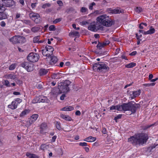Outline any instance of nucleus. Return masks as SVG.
I'll use <instances>...</instances> for the list:
<instances>
[{
    "instance_id": "obj_1",
    "label": "nucleus",
    "mask_w": 158,
    "mask_h": 158,
    "mask_svg": "<svg viewBox=\"0 0 158 158\" xmlns=\"http://www.w3.org/2000/svg\"><path fill=\"white\" fill-rule=\"evenodd\" d=\"M148 139L146 134L139 133L132 136L128 139V141L133 145H142L146 143Z\"/></svg>"
},
{
    "instance_id": "obj_2",
    "label": "nucleus",
    "mask_w": 158,
    "mask_h": 158,
    "mask_svg": "<svg viewBox=\"0 0 158 158\" xmlns=\"http://www.w3.org/2000/svg\"><path fill=\"white\" fill-rule=\"evenodd\" d=\"M97 21L98 22H100L103 25L106 27H110L112 25L114 24V20H111L109 18V16H107L106 15H103L98 17L97 18Z\"/></svg>"
},
{
    "instance_id": "obj_3",
    "label": "nucleus",
    "mask_w": 158,
    "mask_h": 158,
    "mask_svg": "<svg viewBox=\"0 0 158 158\" xmlns=\"http://www.w3.org/2000/svg\"><path fill=\"white\" fill-rule=\"evenodd\" d=\"M94 70H97L98 72H106L109 70V68L104 62H99L94 64Z\"/></svg>"
},
{
    "instance_id": "obj_4",
    "label": "nucleus",
    "mask_w": 158,
    "mask_h": 158,
    "mask_svg": "<svg viewBox=\"0 0 158 158\" xmlns=\"http://www.w3.org/2000/svg\"><path fill=\"white\" fill-rule=\"evenodd\" d=\"M71 82L69 80H66L61 83V85L58 87L60 93H67L69 91V86Z\"/></svg>"
},
{
    "instance_id": "obj_5",
    "label": "nucleus",
    "mask_w": 158,
    "mask_h": 158,
    "mask_svg": "<svg viewBox=\"0 0 158 158\" xmlns=\"http://www.w3.org/2000/svg\"><path fill=\"white\" fill-rule=\"evenodd\" d=\"M40 56L37 53L32 52L30 53L27 57V60L31 62H35L39 60Z\"/></svg>"
},
{
    "instance_id": "obj_6",
    "label": "nucleus",
    "mask_w": 158,
    "mask_h": 158,
    "mask_svg": "<svg viewBox=\"0 0 158 158\" xmlns=\"http://www.w3.org/2000/svg\"><path fill=\"white\" fill-rule=\"evenodd\" d=\"M30 18L36 23H39L40 22V15L37 14L31 13L29 14Z\"/></svg>"
},
{
    "instance_id": "obj_7",
    "label": "nucleus",
    "mask_w": 158,
    "mask_h": 158,
    "mask_svg": "<svg viewBox=\"0 0 158 158\" xmlns=\"http://www.w3.org/2000/svg\"><path fill=\"white\" fill-rule=\"evenodd\" d=\"M32 64L27 61H24L21 64V66L24 68L28 72H31L33 70V68L31 66Z\"/></svg>"
},
{
    "instance_id": "obj_8",
    "label": "nucleus",
    "mask_w": 158,
    "mask_h": 158,
    "mask_svg": "<svg viewBox=\"0 0 158 158\" xmlns=\"http://www.w3.org/2000/svg\"><path fill=\"white\" fill-rule=\"evenodd\" d=\"M140 107V106L139 104H133L130 102L129 110L131 111V114H134L136 112L137 109L139 108Z\"/></svg>"
},
{
    "instance_id": "obj_9",
    "label": "nucleus",
    "mask_w": 158,
    "mask_h": 158,
    "mask_svg": "<svg viewBox=\"0 0 158 158\" xmlns=\"http://www.w3.org/2000/svg\"><path fill=\"white\" fill-rule=\"evenodd\" d=\"M2 4L3 6L10 7L11 6L15 4L13 0H2Z\"/></svg>"
},
{
    "instance_id": "obj_10",
    "label": "nucleus",
    "mask_w": 158,
    "mask_h": 158,
    "mask_svg": "<svg viewBox=\"0 0 158 158\" xmlns=\"http://www.w3.org/2000/svg\"><path fill=\"white\" fill-rule=\"evenodd\" d=\"M106 11L108 13L115 14H118L123 12V10H121L120 8H117L114 9L111 8H109L107 9Z\"/></svg>"
},
{
    "instance_id": "obj_11",
    "label": "nucleus",
    "mask_w": 158,
    "mask_h": 158,
    "mask_svg": "<svg viewBox=\"0 0 158 158\" xmlns=\"http://www.w3.org/2000/svg\"><path fill=\"white\" fill-rule=\"evenodd\" d=\"M110 43V42L108 40H105L102 43L98 42V43L97 46V48L99 49H101L102 48L108 45Z\"/></svg>"
},
{
    "instance_id": "obj_12",
    "label": "nucleus",
    "mask_w": 158,
    "mask_h": 158,
    "mask_svg": "<svg viewBox=\"0 0 158 158\" xmlns=\"http://www.w3.org/2000/svg\"><path fill=\"white\" fill-rule=\"evenodd\" d=\"M130 102L127 103H123L121 105H120V111L123 110L126 111L129 110V109Z\"/></svg>"
},
{
    "instance_id": "obj_13",
    "label": "nucleus",
    "mask_w": 158,
    "mask_h": 158,
    "mask_svg": "<svg viewBox=\"0 0 158 158\" xmlns=\"http://www.w3.org/2000/svg\"><path fill=\"white\" fill-rule=\"evenodd\" d=\"M141 93V90L131 92L130 93V96H131V99L134 98L137 96H139Z\"/></svg>"
},
{
    "instance_id": "obj_14",
    "label": "nucleus",
    "mask_w": 158,
    "mask_h": 158,
    "mask_svg": "<svg viewBox=\"0 0 158 158\" xmlns=\"http://www.w3.org/2000/svg\"><path fill=\"white\" fill-rule=\"evenodd\" d=\"M19 35H15L9 39V41L13 44H18Z\"/></svg>"
},
{
    "instance_id": "obj_15",
    "label": "nucleus",
    "mask_w": 158,
    "mask_h": 158,
    "mask_svg": "<svg viewBox=\"0 0 158 158\" xmlns=\"http://www.w3.org/2000/svg\"><path fill=\"white\" fill-rule=\"evenodd\" d=\"M93 23L97 31L99 29L101 30L103 29V27L102 26L103 25L100 22H98V21H97L96 22H94Z\"/></svg>"
},
{
    "instance_id": "obj_16",
    "label": "nucleus",
    "mask_w": 158,
    "mask_h": 158,
    "mask_svg": "<svg viewBox=\"0 0 158 158\" xmlns=\"http://www.w3.org/2000/svg\"><path fill=\"white\" fill-rule=\"evenodd\" d=\"M88 29L89 30L94 32H96L97 31L94 23H91L88 27Z\"/></svg>"
},
{
    "instance_id": "obj_17",
    "label": "nucleus",
    "mask_w": 158,
    "mask_h": 158,
    "mask_svg": "<svg viewBox=\"0 0 158 158\" xmlns=\"http://www.w3.org/2000/svg\"><path fill=\"white\" fill-rule=\"evenodd\" d=\"M51 59L50 63L51 65H54L56 64L58 61V59L56 56H52V57H51Z\"/></svg>"
},
{
    "instance_id": "obj_18",
    "label": "nucleus",
    "mask_w": 158,
    "mask_h": 158,
    "mask_svg": "<svg viewBox=\"0 0 158 158\" xmlns=\"http://www.w3.org/2000/svg\"><path fill=\"white\" fill-rule=\"evenodd\" d=\"M48 72V69H41L39 71V74L40 76H44Z\"/></svg>"
},
{
    "instance_id": "obj_19",
    "label": "nucleus",
    "mask_w": 158,
    "mask_h": 158,
    "mask_svg": "<svg viewBox=\"0 0 158 158\" xmlns=\"http://www.w3.org/2000/svg\"><path fill=\"white\" fill-rule=\"evenodd\" d=\"M38 117V115L37 114H34L32 115L29 121V123L31 124L34 122L37 119Z\"/></svg>"
},
{
    "instance_id": "obj_20",
    "label": "nucleus",
    "mask_w": 158,
    "mask_h": 158,
    "mask_svg": "<svg viewBox=\"0 0 158 158\" xmlns=\"http://www.w3.org/2000/svg\"><path fill=\"white\" fill-rule=\"evenodd\" d=\"M18 104L16 103L15 101H13L11 105H8V107L10 108L13 110L16 109L17 107Z\"/></svg>"
},
{
    "instance_id": "obj_21",
    "label": "nucleus",
    "mask_w": 158,
    "mask_h": 158,
    "mask_svg": "<svg viewBox=\"0 0 158 158\" xmlns=\"http://www.w3.org/2000/svg\"><path fill=\"white\" fill-rule=\"evenodd\" d=\"M60 116L62 118L66 121H71L72 120L71 118L68 115L61 114Z\"/></svg>"
},
{
    "instance_id": "obj_22",
    "label": "nucleus",
    "mask_w": 158,
    "mask_h": 158,
    "mask_svg": "<svg viewBox=\"0 0 158 158\" xmlns=\"http://www.w3.org/2000/svg\"><path fill=\"white\" fill-rule=\"evenodd\" d=\"M47 127L46 124L45 123H43L41 124L40 125V132L41 134H44L45 132H44V130Z\"/></svg>"
},
{
    "instance_id": "obj_23",
    "label": "nucleus",
    "mask_w": 158,
    "mask_h": 158,
    "mask_svg": "<svg viewBox=\"0 0 158 158\" xmlns=\"http://www.w3.org/2000/svg\"><path fill=\"white\" fill-rule=\"evenodd\" d=\"M6 18L7 15L5 11H0V20L5 19Z\"/></svg>"
},
{
    "instance_id": "obj_24",
    "label": "nucleus",
    "mask_w": 158,
    "mask_h": 158,
    "mask_svg": "<svg viewBox=\"0 0 158 158\" xmlns=\"http://www.w3.org/2000/svg\"><path fill=\"white\" fill-rule=\"evenodd\" d=\"M46 51L49 52H50L51 54H52L54 51V48L51 46L47 45L45 47Z\"/></svg>"
},
{
    "instance_id": "obj_25",
    "label": "nucleus",
    "mask_w": 158,
    "mask_h": 158,
    "mask_svg": "<svg viewBox=\"0 0 158 158\" xmlns=\"http://www.w3.org/2000/svg\"><path fill=\"white\" fill-rule=\"evenodd\" d=\"M18 44L24 43L26 41L25 38L23 36L19 35Z\"/></svg>"
},
{
    "instance_id": "obj_26",
    "label": "nucleus",
    "mask_w": 158,
    "mask_h": 158,
    "mask_svg": "<svg viewBox=\"0 0 158 158\" xmlns=\"http://www.w3.org/2000/svg\"><path fill=\"white\" fill-rule=\"evenodd\" d=\"M26 155L29 158H39V156L36 155L29 152H27Z\"/></svg>"
},
{
    "instance_id": "obj_27",
    "label": "nucleus",
    "mask_w": 158,
    "mask_h": 158,
    "mask_svg": "<svg viewBox=\"0 0 158 158\" xmlns=\"http://www.w3.org/2000/svg\"><path fill=\"white\" fill-rule=\"evenodd\" d=\"M74 108L72 106H67L64 107L61 109L63 111H72L74 110Z\"/></svg>"
},
{
    "instance_id": "obj_28",
    "label": "nucleus",
    "mask_w": 158,
    "mask_h": 158,
    "mask_svg": "<svg viewBox=\"0 0 158 158\" xmlns=\"http://www.w3.org/2000/svg\"><path fill=\"white\" fill-rule=\"evenodd\" d=\"M51 77L53 79H59L60 78V73H54L51 75Z\"/></svg>"
},
{
    "instance_id": "obj_29",
    "label": "nucleus",
    "mask_w": 158,
    "mask_h": 158,
    "mask_svg": "<svg viewBox=\"0 0 158 158\" xmlns=\"http://www.w3.org/2000/svg\"><path fill=\"white\" fill-rule=\"evenodd\" d=\"M74 9L72 7H69L67 8L65 11V12L68 14L70 13L71 12H73L74 11Z\"/></svg>"
},
{
    "instance_id": "obj_30",
    "label": "nucleus",
    "mask_w": 158,
    "mask_h": 158,
    "mask_svg": "<svg viewBox=\"0 0 158 158\" xmlns=\"http://www.w3.org/2000/svg\"><path fill=\"white\" fill-rule=\"evenodd\" d=\"M120 105H118L116 106H111L110 108V110H117L119 111H120Z\"/></svg>"
},
{
    "instance_id": "obj_31",
    "label": "nucleus",
    "mask_w": 158,
    "mask_h": 158,
    "mask_svg": "<svg viewBox=\"0 0 158 158\" xmlns=\"http://www.w3.org/2000/svg\"><path fill=\"white\" fill-rule=\"evenodd\" d=\"M79 32L75 31L71 32L69 34V35L70 36L73 35L79 36Z\"/></svg>"
},
{
    "instance_id": "obj_32",
    "label": "nucleus",
    "mask_w": 158,
    "mask_h": 158,
    "mask_svg": "<svg viewBox=\"0 0 158 158\" xmlns=\"http://www.w3.org/2000/svg\"><path fill=\"white\" fill-rule=\"evenodd\" d=\"M40 29V28L39 27L35 26L32 27L31 28V30L32 32L35 33L39 31Z\"/></svg>"
},
{
    "instance_id": "obj_33",
    "label": "nucleus",
    "mask_w": 158,
    "mask_h": 158,
    "mask_svg": "<svg viewBox=\"0 0 158 158\" xmlns=\"http://www.w3.org/2000/svg\"><path fill=\"white\" fill-rule=\"evenodd\" d=\"M135 63L133 62H131L129 64L125 65V66L126 68H132L136 65Z\"/></svg>"
},
{
    "instance_id": "obj_34",
    "label": "nucleus",
    "mask_w": 158,
    "mask_h": 158,
    "mask_svg": "<svg viewBox=\"0 0 158 158\" xmlns=\"http://www.w3.org/2000/svg\"><path fill=\"white\" fill-rule=\"evenodd\" d=\"M98 55L99 56H102V58H103L107 55V52L106 51H105L104 52H99L98 53Z\"/></svg>"
},
{
    "instance_id": "obj_35",
    "label": "nucleus",
    "mask_w": 158,
    "mask_h": 158,
    "mask_svg": "<svg viewBox=\"0 0 158 158\" xmlns=\"http://www.w3.org/2000/svg\"><path fill=\"white\" fill-rule=\"evenodd\" d=\"M39 102H44L47 100V98L45 97H42L41 96H39Z\"/></svg>"
},
{
    "instance_id": "obj_36",
    "label": "nucleus",
    "mask_w": 158,
    "mask_h": 158,
    "mask_svg": "<svg viewBox=\"0 0 158 158\" xmlns=\"http://www.w3.org/2000/svg\"><path fill=\"white\" fill-rule=\"evenodd\" d=\"M7 78L8 79H10L15 80L16 78V75H15L9 74L7 76Z\"/></svg>"
},
{
    "instance_id": "obj_37",
    "label": "nucleus",
    "mask_w": 158,
    "mask_h": 158,
    "mask_svg": "<svg viewBox=\"0 0 158 158\" xmlns=\"http://www.w3.org/2000/svg\"><path fill=\"white\" fill-rule=\"evenodd\" d=\"M40 39V36H37L35 37L33 39V42L34 43H38Z\"/></svg>"
},
{
    "instance_id": "obj_38",
    "label": "nucleus",
    "mask_w": 158,
    "mask_h": 158,
    "mask_svg": "<svg viewBox=\"0 0 158 158\" xmlns=\"http://www.w3.org/2000/svg\"><path fill=\"white\" fill-rule=\"evenodd\" d=\"M48 146L46 144H43L40 146V149L44 150L47 148Z\"/></svg>"
},
{
    "instance_id": "obj_39",
    "label": "nucleus",
    "mask_w": 158,
    "mask_h": 158,
    "mask_svg": "<svg viewBox=\"0 0 158 158\" xmlns=\"http://www.w3.org/2000/svg\"><path fill=\"white\" fill-rule=\"evenodd\" d=\"M135 10L137 13H139L142 11V9L140 7H137L135 9Z\"/></svg>"
},
{
    "instance_id": "obj_40",
    "label": "nucleus",
    "mask_w": 158,
    "mask_h": 158,
    "mask_svg": "<svg viewBox=\"0 0 158 158\" xmlns=\"http://www.w3.org/2000/svg\"><path fill=\"white\" fill-rule=\"evenodd\" d=\"M87 11V8L84 7H82L80 10L81 12L82 13H86Z\"/></svg>"
},
{
    "instance_id": "obj_41",
    "label": "nucleus",
    "mask_w": 158,
    "mask_h": 158,
    "mask_svg": "<svg viewBox=\"0 0 158 158\" xmlns=\"http://www.w3.org/2000/svg\"><path fill=\"white\" fill-rule=\"evenodd\" d=\"M40 98L38 97H36L33 99L32 101V102L33 103H36L39 102Z\"/></svg>"
},
{
    "instance_id": "obj_42",
    "label": "nucleus",
    "mask_w": 158,
    "mask_h": 158,
    "mask_svg": "<svg viewBox=\"0 0 158 158\" xmlns=\"http://www.w3.org/2000/svg\"><path fill=\"white\" fill-rule=\"evenodd\" d=\"M49 30L50 31H54L56 30V28L54 25H52L49 26Z\"/></svg>"
},
{
    "instance_id": "obj_43",
    "label": "nucleus",
    "mask_w": 158,
    "mask_h": 158,
    "mask_svg": "<svg viewBox=\"0 0 158 158\" xmlns=\"http://www.w3.org/2000/svg\"><path fill=\"white\" fill-rule=\"evenodd\" d=\"M62 18H59L56 19L55 20H54L53 22V23L54 24H56L58 22H60L62 20Z\"/></svg>"
},
{
    "instance_id": "obj_44",
    "label": "nucleus",
    "mask_w": 158,
    "mask_h": 158,
    "mask_svg": "<svg viewBox=\"0 0 158 158\" xmlns=\"http://www.w3.org/2000/svg\"><path fill=\"white\" fill-rule=\"evenodd\" d=\"M88 140H89V141H91V142H92L95 141L96 139V138L91 136H90L88 137Z\"/></svg>"
},
{
    "instance_id": "obj_45",
    "label": "nucleus",
    "mask_w": 158,
    "mask_h": 158,
    "mask_svg": "<svg viewBox=\"0 0 158 158\" xmlns=\"http://www.w3.org/2000/svg\"><path fill=\"white\" fill-rule=\"evenodd\" d=\"M122 114H120L117 115V116L115 117L114 118V119L115 120V121L117 122V120L118 119H120L121 118L122 116Z\"/></svg>"
},
{
    "instance_id": "obj_46",
    "label": "nucleus",
    "mask_w": 158,
    "mask_h": 158,
    "mask_svg": "<svg viewBox=\"0 0 158 158\" xmlns=\"http://www.w3.org/2000/svg\"><path fill=\"white\" fill-rule=\"evenodd\" d=\"M22 21L24 23H25L26 24L30 25L31 24V22L29 20H22Z\"/></svg>"
},
{
    "instance_id": "obj_47",
    "label": "nucleus",
    "mask_w": 158,
    "mask_h": 158,
    "mask_svg": "<svg viewBox=\"0 0 158 158\" xmlns=\"http://www.w3.org/2000/svg\"><path fill=\"white\" fill-rule=\"evenodd\" d=\"M95 3L94 2L91 3L89 5V8L90 10H92L93 9V6L95 5Z\"/></svg>"
},
{
    "instance_id": "obj_48",
    "label": "nucleus",
    "mask_w": 158,
    "mask_h": 158,
    "mask_svg": "<svg viewBox=\"0 0 158 158\" xmlns=\"http://www.w3.org/2000/svg\"><path fill=\"white\" fill-rule=\"evenodd\" d=\"M15 80L17 84L21 85L22 83V81L16 78Z\"/></svg>"
},
{
    "instance_id": "obj_49",
    "label": "nucleus",
    "mask_w": 158,
    "mask_h": 158,
    "mask_svg": "<svg viewBox=\"0 0 158 158\" xmlns=\"http://www.w3.org/2000/svg\"><path fill=\"white\" fill-rule=\"evenodd\" d=\"M6 10V8L3 6L2 4V5H0V11H5Z\"/></svg>"
},
{
    "instance_id": "obj_50",
    "label": "nucleus",
    "mask_w": 158,
    "mask_h": 158,
    "mask_svg": "<svg viewBox=\"0 0 158 158\" xmlns=\"http://www.w3.org/2000/svg\"><path fill=\"white\" fill-rule=\"evenodd\" d=\"M4 84L6 86H10L9 82L7 80H4Z\"/></svg>"
},
{
    "instance_id": "obj_51",
    "label": "nucleus",
    "mask_w": 158,
    "mask_h": 158,
    "mask_svg": "<svg viewBox=\"0 0 158 158\" xmlns=\"http://www.w3.org/2000/svg\"><path fill=\"white\" fill-rule=\"evenodd\" d=\"M56 128L60 130L61 129V127L60 126V124L58 122H56Z\"/></svg>"
},
{
    "instance_id": "obj_52",
    "label": "nucleus",
    "mask_w": 158,
    "mask_h": 158,
    "mask_svg": "<svg viewBox=\"0 0 158 158\" xmlns=\"http://www.w3.org/2000/svg\"><path fill=\"white\" fill-rule=\"evenodd\" d=\"M15 66L14 64H11L9 67V69L10 70H12L15 68Z\"/></svg>"
},
{
    "instance_id": "obj_53",
    "label": "nucleus",
    "mask_w": 158,
    "mask_h": 158,
    "mask_svg": "<svg viewBox=\"0 0 158 158\" xmlns=\"http://www.w3.org/2000/svg\"><path fill=\"white\" fill-rule=\"evenodd\" d=\"M27 110H25L23 111L20 114V117H23L26 115L27 113Z\"/></svg>"
},
{
    "instance_id": "obj_54",
    "label": "nucleus",
    "mask_w": 158,
    "mask_h": 158,
    "mask_svg": "<svg viewBox=\"0 0 158 158\" xmlns=\"http://www.w3.org/2000/svg\"><path fill=\"white\" fill-rule=\"evenodd\" d=\"M136 35L137 39L138 40L137 42V44L139 45L140 44V41L142 40L139 39V37H138V34L137 33L136 34Z\"/></svg>"
},
{
    "instance_id": "obj_55",
    "label": "nucleus",
    "mask_w": 158,
    "mask_h": 158,
    "mask_svg": "<svg viewBox=\"0 0 158 158\" xmlns=\"http://www.w3.org/2000/svg\"><path fill=\"white\" fill-rule=\"evenodd\" d=\"M51 6V4L49 3H46L44 4L43 5L42 7L43 8H45L47 7H50Z\"/></svg>"
},
{
    "instance_id": "obj_56",
    "label": "nucleus",
    "mask_w": 158,
    "mask_h": 158,
    "mask_svg": "<svg viewBox=\"0 0 158 158\" xmlns=\"http://www.w3.org/2000/svg\"><path fill=\"white\" fill-rule=\"evenodd\" d=\"M80 23L81 25H85L86 24H89V23L87 21H82Z\"/></svg>"
},
{
    "instance_id": "obj_57",
    "label": "nucleus",
    "mask_w": 158,
    "mask_h": 158,
    "mask_svg": "<svg viewBox=\"0 0 158 158\" xmlns=\"http://www.w3.org/2000/svg\"><path fill=\"white\" fill-rule=\"evenodd\" d=\"M155 124V123L153 124H152L150 125L145 126V127H144L143 128V130H146L148 128H150L152 126H154Z\"/></svg>"
},
{
    "instance_id": "obj_58",
    "label": "nucleus",
    "mask_w": 158,
    "mask_h": 158,
    "mask_svg": "<svg viewBox=\"0 0 158 158\" xmlns=\"http://www.w3.org/2000/svg\"><path fill=\"white\" fill-rule=\"evenodd\" d=\"M72 27L73 28H74V29H76V30H79L80 29V27H76V25L75 23H73L72 24Z\"/></svg>"
},
{
    "instance_id": "obj_59",
    "label": "nucleus",
    "mask_w": 158,
    "mask_h": 158,
    "mask_svg": "<svg viewBox=\"0 0 158 158\" xmlns=\"http://www.w3.org/2000/svg\"><path fill=\"white\" fill-rule=\"evenodd\" d=\"M37 1V0H36V1L34 0V2H35L34 3H32L31 5V7L32 8H34L36 6V2Z\"/></svg>"
},
{
    "instance_id": "obj_60",
    "label": "nucleus",
    "mask_w": 158,
    "mask_h": 158,
    "mask_svg": "<svg viewBox=\"0 0 158 158\" xmlns=\"http://www.w3.org/2000/svg\"><path fill=\"white\" fill-rule=\"evenodd\" d=\"M79 145L81 146H87V143L85 142L80 143Z\"/></svg>"
},
{
    "instance_id": "obj_61",
    "label": "nucleus",
    "mask_w": 158,
    "mask_h": 158,
    "mask_svg": "<svg viewBox=\"0 0 158 158\" xmlns=\"http://www.w3.org/2000/svg\"><path fill=\"white\" fill-rule=\"evenodd\" d=\"M149 32L151 34H153L155 32V29L154 28H152L150 29L149 30Z\"/></svg>"
},
{
    "instance_id": "obj_62",
    "label": "nucleus",
    "mask_w": 158,
    "mask_h": 158,
    "mask_svg": "<svg viewBox=\"0 0 158 158\" xmlns=\"http://www.w3.org/2000/svg\"><path fill=\"white\" fill-rule=\"evenodd\" d=\"M57 3L59 5V6H63V3H62V2L61 1H57Z\"/></svg>"
},
{
    "instance_id": "obj_63",
    "label": "nucleus",
    "mask_w": 158,
    "mask_h": 158,
    "mask_svg": "<svg viewBox=\"0 0 158 158\" xmlns=\"http://www.w3.org/2000/svg\"><path fill=\"white\" fill-rule=\"evenodd\" d=\"M152 149V147H151V146L147 148L146 151L150 152Z\"/></svg>"
},
{
    "instance_id": "obj_64",
    "label": "nucleus",
    "mask_w": 158,
    "mask_h": 158,
    "mask_svg": "<svg viewBox=\"0 0 158 158\" xmlns=\"http://www.w3.org/2000/svg\"><path fill=\"white\" fill-rule=\"evenodd\" d=\"M1 26L2 27H4L6 25V23L4 21H2L0 23Z\"/></svg>"
}]
</instances>
